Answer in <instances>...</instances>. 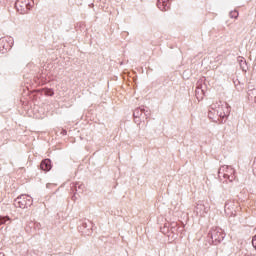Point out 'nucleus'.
I'll return each instance as SVG.
<instances>
[{"mask_svg":"<svg viewBox=\"0 0 256 256\" xmlns=\"http://www.w3.org/2000/svg\"><path fill=\"white\" fill-rule=\"evenodd\" d=\"M85 229H89V224L86 221L82 222V224L78 227L80 233H87Z\"/></svg>","mask_w":256,"mask_h":256,"instance_id":"4468645a","label":"nucleus"},{"mask_svg":"<svg viewBox=\"0 0 256 256\" xmlns=\"http://www.w3.org/2000/svg\"><path fill=\"white\" fill-rule=\"evenodd\" d=\"M133 117L135 120L137 119H149V117H151V111L149 110H145V107H139L136 108L133 112Z\"/></svg>","mask_w":256,"mask_h":256,"instance_id":"423d86ee","label":"nucleus"},{"mask_svg":"<svg viewBox=\"0 0 256 256\" xmlns=\"http://www.w3.org/2000/svg\"><path fill=\"white\" fill-rule=\"evenodd\" d=\"M84 187H85V186H83V184H76V185L74 186V189H75L76 192L78 191V193H83Z\"/></svg>","mask_w":256,"mask_h":256,"instance_id":"dca6fc26","label":"nucleus"},{"mask_svg":"<svg viewBox=\"0 0 256 256\" xmlns=\"http://www.w3.org/2000/svg\"><path fill=\"white\" fill-rule=\"evenodd\" d=\"M208 237L212 239V243H214V245H217L225 239V232H223V229L215 227L210 230V232L208 233Z\"/></svg>","mask_w":256,"mask_h":256,"instance_id":"7ed1b4c3","label":"nucleus"},{"mask_svg":"<svg viewBox=\"0 0 256 256\" xmlns=\"http://www.w3.org/2000/svg\"><path fill=\"white\" fill-rule=\"evenodd\" d=\"M157 7L160 9V11H169L171 8V3H169V0H158Z\"/></svg>","mask_w":256,"mask_h":256,"instance_id":"9d476101","label":"nucleus"},{"mask_svg":"<svg viewBox=\"0 0 256 256\" xmlns=\"http://www.w3.org/2000/svg\"><path fill=\"white\" fill-rule=\"evenodd\" d=\"M230 17L231 19H237V17H239V12L237 10L231 11Z\"/></svg>","mask_w":256,"mask_h":256,"instance_id":"f3484780","label":"nucleus"},{"mask_svg":"<svg viewBox=\"0 0 256 256\" xmlns=\"http://www.w3.org/2000/svg\"><path fill=\"white\" fill-rule=\"evenodd\" d=\"M238 63L240 64V67L242 69V71H244L245 73H247V61L245 60V58L239 56L238 57Z\"/></svg>","mask_w":256,"mask_h":256,"instance_id":"f8f14e48","label":"nucleus"},{"mask_svg":"<svg viewBox=\"0 0 256 256\" xmlns=\"http://www.w3.org/2000/svg\"><path fill=\"white\" fill-rule=\"evenodd\" d=\"M51 159L46 158L44 160H42L41 164H40V169L42 171H51Z\"/></svg>","mask_w":256,"mask_h":256,"instance_id":"9b49d317","label":"nucleus"},{"mask_svg":"<svg viewBox=\"0 0 256 256\" xmlns=\"http://www.w3.org/2000/svg\"><path fill=\"white\" fill-rule=\"evenodd\" d=\"M88 223H89V225H90V227H91V222H90V221H88Z\"/></svg>","mask_w":256,"mask_h":256,"instance_id":"a211bd4d","label":"nucleus"},{"mask_svg":"<svg viewBox=\"0 0 256 256\" xmlns=\"http://www.w3.org/2000/svg\"><path fill=\"white\" fill-rule=\"evenodd\" d=\"M218 177L219 179L223 177V179H228L230 183H233V181H235V168L227 165L220 167L218 170Z\"/></svg>","mask_w":256,"mask_h":256,"instance_id":"f257e3e1","label":"nucleus"},{"mask_svg":"<svg viewBox=\"0 0 256 256\" xmlns=\"http://www.w3.org/2000/svg\"><path fill=\"white\" fill-rule=\"evenodd\" d=\"M11 47H13V38L0 39V53H6V51H11Z\"/></svg>","mask_w":256,"mask_h":256,"instance_id":"6e6552de","label":"nucleus"},{"mask_svg":"<svg viewBox=\"0 0 256 256\" xmlns=\"http://www.w3.org/2000/svg\"><path fill=\"white\" fill-rule=\"evenodd\" d=\"M44 94L47 96V97H53L55 95V92L53 91V89L51 88H46L44 90Z\"/></svg>","mask_w":256,"mask_h":256,"instance_id":"2eb2a0df","label":"nucleus"},{"mask_svg":"<svg viewBox=\"0 0 256 256\" xmlns=\"http://www.w3.org/2000/svg\"><path fill=\"white\" fill-rule=\"evenodd\" d=\"M11 219L8 216H0V225H9Z\"/></svg>","mask_w":256,"mask_h":256,"instance_id":"ddd939ff","label":"nucleus"},{"mask_svg":"<svg viewBox=\"0 0 256 256\" xmlns=\"http://www.w3.org/2000/svg\"><path fill=\"white\" fill-rule=\"evenodd\" d=\"M15 7L20 15H27L33 6L31 5V0H17Z\"/></svg>","mask_w":256,"mask_h":256,"instance_id":"20e7f679","label":"nucleus"},{"mask_svg":"<svg viewBox=\"0 0 256 256\" xmlns=\"http://www.w3.org/2000/svg\"><path fill=\"white\" fill-rule=\"evenodd\" d=\"M230 114L231 106H229V104H221V102L217 103L216 115L219 119H227V117H229Z\"/></svg>","mask_w":256,"mask_h":256,"instance_id":"39448f33","label":"nucleus"},{"mask_svg":"<svg viewBox=\"0 0 256 256\" xmlns=\"http://www.w3.org/2000/svg\"><path fill=\"white\" fill-rule=\"evenodd\" d=\"M14 205L20 209H27L33 205V198L29 195L22 194L14 200Z\"/></svg>","mask_w":256,"mask_h":256,"instance_id":"f03ea898","label":"nucleus"},{"mask_svg":"<svg viewBox=\"0 0 256 256\" xmlns=\"http://www.w3.org/2000/svg\"><path fill=\"white\" fill-rule=\"evenodd\" d=\"M0 256H5V255H0Z\"/></svg>","mask_w":256,"mask_h":256,"instance_id":"6ab92c4d","label":"nucleus"},{"mask_svg":"<svg viewBox=\"0 0 256 256\" xmlns=\"http://www.w3.org/2000/svg\"><path fill=\"white\" fill-rule=\"evenodd\" d=\"M208 117L211 119L214 123H217L219 121V116H217V103L212 104L208 110Z\"/></svg>","mask_w":256,"mask_h":256,"instance_id":"1a4fd4ad","label":"nucleus"},{"mask_svg":"<svg viewBox=\"0 0 256 256\" xmlns=\"http://www.w3.org/2000/svg\"><path fill=\"white\" fill-rule=\"evenodd\" d=\"M195 213L196 215H199L200 217H205L209 213V206L205 205L204 201H198L195 207Z\"/></svg>","mask_w":256,"mask_h":256,"instance_id":"0eeeda50","label":"nucleus"}]
</instances>
